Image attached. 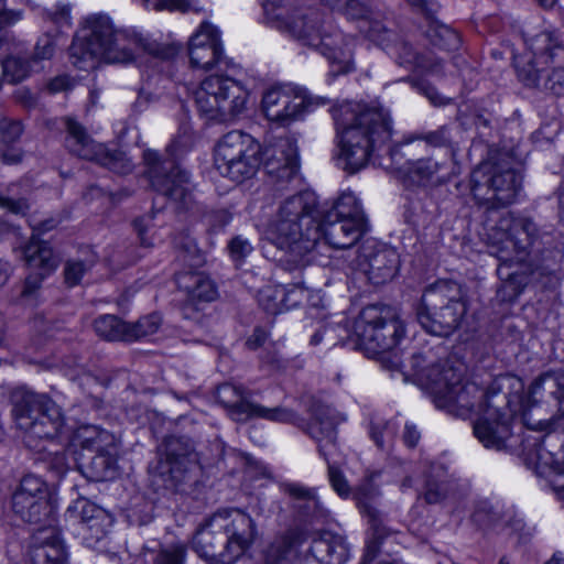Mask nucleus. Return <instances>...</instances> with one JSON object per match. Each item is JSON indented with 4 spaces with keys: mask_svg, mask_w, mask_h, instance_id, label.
<instances>
[{
    "mask_svg": "<svg viewBox=\"0 0 564 564\" xmlns=\"http://www.w3.org/2000/svg\"><path fill=\"white\" fill-rule=\"evenodd\" d=\"M317 195L310 189L285 198L271 225L272 242L294 257L313 251L323 239L335 249L352 247L367 231V225L329 219L319 221Z\"/></svg>",
    "mask_w": 564,
    "mask_h": 564,
    "instance_id": "nucleus-1",
    "label": "nucleus"
},
{
    "mask_svg": "<svg viewBox=\"0 0 564 564\" xmlns=\"http://www.w3.org/2000/svg\"><path fill=\"white\" fill-rule=\"evenodd\" d=\"M181 48L176 43H158L132 28L118 29L110 17L99 13L86 18L69 47V59L78 69L88 70L100 61L128 64L141 53L169 59Z\"/></svg>",
    "mask_w": 564,
    "mask_h": 564,
    "instance_id": "nucleus-2",
    "label": "nucleus"
},
{
    "mask_svg": "<svg viewBox=\"0 0 564 564\" xmlns=\"http://www.w3.org/2000/svg\"><path fill=\"white\" fill-rule=\"evenodd\" d=\"M486 236L489 254L500 261L497 295L503 302H512L529 283L531 260L541 252L544 236L531 218L513 213L503 214Z\"/></svg>",
    "mask_w": 564,
    "mask_h": 564,
    "instance_id": "nucleus-3",
    "label": "nucleus"
},
{
    "mask_svg": "<svg viewBox=\"0 0 564 564\" xmlns=\"http://www.w3.org/2000/svg\"><path fill=\"white\" fill-rule=\"evenodd\" d=\"M265 21L301 44L317 50L339 73L352 68L355 39L339 31L325 14L312 8L294 7L292 0H262Z\"/></svg>",
    "mask_w": 564,
    "mask_h": 564,
    "instance_id": "nucleus-4",
    "label": "nucleus"
},
{
    "mask_svg": "<svg viewBox=\"0 0 564 564\" xmlns=\"http://www.w3.org/2000/svg\"><path fill=\"white\" fill-rule=\"evenodd\" d=\"M341 167L355 174L369 162L375 148L392 134L389 113L381 108L347 101L333 110Z\"/></svg>",
    "mask_w": 564,
    "mask_h": 564,
    "instance_id": "nucleus-5",
    "label": "nucleus"
},
{
    "mask_svg": "<svg viewBox=\"0 0 564 564\" xmlns=\"http://www.w3.org/2000/svg\"><path fill=\"white\" fill-rule=\"evenodd\" d=\"M437 376L442 378L429 375L435 405L460 417L471 413L479 415L487 408L486 400L494 393H507L512 389L518 392L522 390V380L510 375L497 378L486 391L475 382L463 383L462 372L454 367L444 371L437 370Z\"/></svg>",
    "mask_w": 564,
    "mask_h": 564,
    "instance_id": "nucleus-6",
    "label": "nucleus"
},
{
    "mask_svg": "<svg viewBox=\"0 0 564 564\" xmlns=\"http://www.w3.org/2000/svg\"><path fill=\"white\" fill-rule=\"evenodd\" d=\"M354 332L358 347L369 358H380L388 369L403 372V361L394 352V348L404 336L405 329L393 307L366 306L355 322Z\"/></svg>",
    "mask_w": 564,
    "mask_h": 564,
    "instance_id": "nucleus-7",
    "label": "nucleus"
},
{
    "mask_svg": "<svg viewBox=\"0 0 564 564\" xmlns=\"http://www.w3.org/2000/svg\"><path fill=\"white\" fill-rule=\"evenodd\" d=\"M12 416L17 427L23 432V441L30 448L39 442L54 440L65 425L62 409L45 393L26 387H17L10 393Z\"/></svg>",
    "mask_w": 564,
    "mask_h": 564,
    "instance_id": "nucleus-8",
    "label": "nucleus"
},
{
    "mask_svg": "<svg viewBox=\"0 0 564 564\" xmlns=\"http://www.w3.org/2000/svg\"><path fill=\"white\" fill-rule=\"evenodd\" d=\"M532 58L517 66L518 78L528 87L564 96V47L553 32L527 41Z\"/></svg>",
    "mask_w": 564,
    "mask_h": 564,
    "instance_id": "nucleus-9",
    "label": "nucleus"
},
{
    "mask_svg": "<svg viewBox=\"0 0 564 564\" xmlns=\"http://www.w3.org/2000/svg\"><path fill=\"white\" fill-rule=\"evenodd\" d=\"M467 304L459 286L438 281L425 289L416 308V319L427 333L447 337L462 324Z\"/></svg>",
    "mask_w": 564,
    "mask_h": 564,
    "instance_id": "nucleus-10",
    "label": "nucleus"
},
{
    "mask_svg": "<svg viewBox=\"0 0 564 564\" xmlns=\"http://www.w3.org/2000/svg\"><path fill=\"white\" fill-rule=\"evenodd\" d=\"M248 96L241 83L224 75L206 77L193 91L197 111L208 122H226L240 115Z\"/></svg>",
    "mask_w": 564,
    "mask_h": 564,
    "instance_id": "nucleus-11",
    "label": "nucleus"
},
{
    "mask_svg": "<svg viewBox=\"0 0 564 564\" xmlns=\"http://www.w3.org/2000/svg\"><path fill=\"white\" fill-rule=\"evenodd\" d=\"M487 408L474 423V434L486 447L501 451L512 435L511 423L521 403L516 389L507 393H494L487 400Z\"/></svg>",
    "mask_w": 564,
    "mask_h": 564,
    "instance_id": "nucleus-12",
    "label": "nucleus"
},
{
    "mask_svg": "<svg viewBox=\"0 0 564 564\" xmlns=\"http://www.w3.org/2000/svg\"><path fill=\"white\" fill-rule=\"evenodd\" d=\"M261 165V144L249 133L230 131L215 145L214 169L219 176H254Z\"/></svg>",
    "mask_w": 564,
    "mask_h": 564,
    "instance_id": "nucleus-13",
    "label": "nucleus"
},
{
    "mask_svg": "<svg viewBox=\"0 0 564 564\" xmlns=\"http://www.w3.org/2000/svg\"><path fill=\"white\" fill-rule=\"evenodd\" d=\"M82 441L84 453L79 469L84 477L91 481L112 480L118 476V446L115 437L107 431L95 426L86 427Z\"/></svg>",
    "mask_w": 564,
    "mask_h": 564,
    "instance_id": "nucleus-14",
    "label": "nucleus"
},
{
    "mask_svg": "<svg viewBox=\"0 0 564 564\" xmlns=\"http://www.w3.org/2000/svg\"><path fill=\"white\" fill-rule=\"evenodd\" d=\"M337 422L333 410L323 404H316L312 408V417L306 426V433L317 443L319 455L327 462L328 480L332 488L341 498H348L351 495L344 473L329 462L337 449Z\"/></svg>",
    "mask_w": 564,
    "mask_h": 564,
    "instance_id": "nucleus-15",
    "label": "nucleus"
},
{
    "mask_svg": "<svg viewBox=\"0 0 564 564\" xmlns=\"http://www.w3.org/2000/svg\"><path fill=\"white\" fill-rule=\"evenodd\" d=\"M65 145L68 151L82 159L95 161L116 173H129L131 160L122 151H110L104 144L95 142L85 128L73 118L65 119Z\"/></svg>",
    "mask_w": 564,
    "mask_h": 564,
    "instance_id": "nucleus-16",
    "label": "nucleus"
},
{
    "mask_svg": "<svg viewBox=\"0 0 564 564\" xmlns=\"http://www.w3.org/2000/svg\"><path fill=\"white\" fill-rule=\"evenodd\" d=\"M212 524L223 529L226 549L221 564H234L253 543L257 529L251 517L240 509H224L212 516Z\"/></svg>",
    "mask_w": 564,
    "mask_h": 564,
    "instance_id": "nucleus-17",
    "label": "nucleus"
},
{
    "mask_svg": "<svg viewBox=\"0 0 564 564\" xmlns=\"http://www.w3.org/2000/svg\"><path fill=\"white\" fill-rule=\"evenodd\" d=\"M13 251L20 252L28 268L37 271L25 278L19 295L21 302L32 305L37 300L43 280L57 268V258L48 242L37 240L35 237L25 245L13 248Z\"/></svg>",
    "mask_w": 564,
    "mask_h": 564,
    "instance_id": "nucleus-18",
    "label": "nucleus"
},
{
    "mask_svg": "<svg viewBox=\"0 0 564 564\" xmlns=\"http://www.w3.org/2000/svg\"><path fill=\"white\" fill-rule=\"evenodd\" d=\"M261 106L268 120L280 126H289L302 118L308 100L302 88L283 84L267 89L262 96Z\"/></svg>",
    "mask_w": 564,
    "mask_h": 564,
    "instance_id": "nucleus-19",
    "label": "nucleus"
},
{
    "mask_svg": "<svg viewBox=\"0 0 564 564\" xmlns=\"http://www.w3.org/2000/svg\"><path fill=\"white\" fill-rule=\"evenodd\" d=\"M524 459L529 468L541 477L564 475V440L553 432L525 440Z\"/></svg>",
    "mask_w": 564,
    "mask_h": 564,
    "instance_id": "nucleus-20",
    "label": "nucleus"
},
{
    "mask_svg": "<svg viewBox=\"0 0 564 564\" xmlns=\"http://www.w3.org/2000/svg\"><path fill=\"white\" fill-rule=\"evenodd\" d=\"M12 510L21 520L37 523L50 512L47 486L35 475H25L12 495Z\"/></svg>",
    "mask_w": 564,
    "mask_h": 564,
    "instance_id": "nucleus-21",
    "label": "nucleus"
},
{
    "mask_svg": "<svg viewBox=\"0 0 564 564\" xmlns=\"http://www.w3.org/2000/svg\"><path fill=\"white\" fill-rule=\"evenodd\" d=\"M378 475L372 474L366 477L351 490L359 510L368 518L372 531V541L368 544V552L372 553L379 551L381 541L391 534V530L386 524L384 516L372 505V500L378 495V488L373 485Z\"/></svg>",
    "mask_w": 564,
    "mask_h": 564,
    "instance_id": "nucleus-22",
    "label": "nucleus"
},
{
    "mask_svg": "<svg viewBox=\"0 0 564 564\" xmlns=\"http://www.w3.org/2000/svg\"><path fill=\"white\" fill-rule=\"evenodd\" d=\"M469 186L477 203L489 207L513 204L522 189L518 178H469Z\"/></svg>",
    "mask_w": 564,
    "mask_h": 564,
    "instance_id": "nucleus-23",
    "label": "nucleus"
},
{
    "mask_svg": "<svg viewBox=\"0 0 564 564\" xmlns=\"http://www.w3.org/2000/svg\"><path fill=\"white\" fill-rule=\"evenodd\" d=\"M167 471L175 482H183L187 475L198 469V454L193 442L184 436H167L161 448Z\"/></svg>",
    "mask_w": 564,
    "mask_h": 564,
    "instance_id": "nucleus-24",
    "label": "nucleus"
},
{
    "mask_svg": "<svg viewBox=\"0 0 564 564\" xmlns=\"http://www.w3.org/2000/svg\"><path fill=\"white\" fill-rule=\"evenodd\" d=\"M67 552L55 527L37 529L32 536V564H64Z\"/></svg>",
    "mask_w": 564,
    "mask_h": 564,
    "instance_id": "nucleus-25",
    "label": "nucleus"
},
{
    "mask_svg": "<svg viewBox=\"0 0 564 564\" xmlns=\"http://www.w3.org/2000/svg\"><path fill=\"white\" fill-rule=\"evenodd\" d=\"M532 403H546L558 416L564 415V373L545 372L529 389Z\"/></svg>",
    "mask_w": 564,
    "mask_h": 564,
    "instance_id": "nucleus-26",
    "label": "nucleus"
},
{
    "mask_svg": "<svg viewBox=\"0 0 564 564\" xmlns=\"http://www.w3.org/2000/svg\"><path fill=\"white\" fill-rule=\"evenodd\" d=\"M310 552L323 564H345L350 556V549L344 534L321 530L313 538Z\"/></svg>",
    "mask_w": 564,
    "mask_h": 564,
    "instance_id": "nucleus-27",
    "label": "nucleus"
},
{
    "mask_svg": "<svg viewBox=\"0 0 564 564\" xmlns=\"http://www.w3.org/2000/svg\"><path fill=\"white\" fill-rule=\"evenodd\" d=\"M305 541L304 532L292 528L275 535L261 552V564H284L289 562Z\"/></svg>",
    "mask_w": 564,
    "mask_h": 564,
    "instance_id": "nucleus-28",
    "label": "nucleus"
},
{
    "mask_svg": "<svg viewBox=\"0 0 564 564\" xmlns=\"http://www.w3.org/2000/svg\"><path fill=\"white\" fill-rule=\"evenodd\" d=\"M176 283L186 293L185 308L198 310L199 303L212 302L217 296V290L213 281L200 272L178 273Z\"/></svg>",
    "mask_w": 564,
    "mask_h": 564,
    "instance_id": "nucleus-29",
    "label": "nucleus"
},
{
    "mask_svg": "<svg viewBox=\"0 0 564 564\" xmlns=\"http://www.w3.org/2000/svg\"><path fill=\"white\" fill-rule=\"evenodd\" d=\"M193 550L203 558L221 564V555L226 549V535L223 529L212 524V517L200 525L192 541Z\"/></svg>",
    "mask_w": 564,
    "mask_h": 564,
    "instance_id": "nucleus-30",
    "label": "nucleus"
},
{
    "mask_svg": "<svg viewBox=\"0 0 564 564\" xmlns=\"http://www.w3.org/2000/svg\"><path fill=\"white\" fill-rule=\"evenodd\" d=\"M399 254L394 249L381 248L366 256L365 272L373 284L390 281L398 272Z\"/></svg>",
    "mask_w": 564,
    "mask_h": 564,
    "instance_id": "nucleus-31",
    "label": "nucleus"
},
{
    "mask_svg": "<svg viewBox=\"0 0 564 564\" xmlns=\"http://www.w3.org/2000/svg\"><path fill=\"white\" fill-rule=\"evenodd\" d=\"M284 490L301 516L316 522L327 520L329 512L322 506L313 489L299 484H289L284 487Z\"/></svg>",
    "mask_w": 564,
    "mask_h": 564,
    "instance_id": "nucleus-32",
    "label": "nucleus"
},
{
    "mask_svg": "<svg viewBox=\"0 0 564 564\" xmlns=\"http://www.w3.org/2000/svg\"><path fill=\"white\" fill-rule=\"evenodd\" d=\"M397 63L410 70H419L431 75H440L443 64L432 52L417 53L412 45L402 42L395 46Z\"/></svg>",
    "mask_w": 564,
    "mask_h": 564,
    "instance_id": "nucleus-33",
    "label": "nucleus"
},
{
    "mask_svg": "<svg viewBox=\"0 0 564 564\" xmlns=\"http://www.w3.org/2000/svg\"><path fill=\"white\" fill-rule=\"evenodd\" d=\"M66 518L78 523L83 531H90L97 539L104 532L101 525L105 518L104 510L86 499H78L70 505L66 510Z\"/></svg>",
    "mask_w": 564,
    "mask_h": 564,
    "instance_id": "nucleus-34",
    "label": "nucleus"
},
{
    "mask_svg": "<svg viewBox=\"0 0 564 564\" xmlns=\"http://www.w3.org/2000/svg\"><path fill=\"white\" fill-rule=\"evenodd\" d=\"M216 399L235 421H246L250 419L253 402H250L242 388L224 383L217 388Z\"/></svg>",
    "mask_w": 564,
    "mask_h": 564,
    "instance_id": "nucleus-35",
    "label": "nucleus"
},
{
    "mask_svg": "<svg viewBox=\"0 0 564 564\" xmlns=\"http://www.w3.org/2000/svg\"><path fill=\"white\" fill-rule=\"evenodd\" d=\"M323 216L368 225L361 203L352 192H343Z\"/></svg>",
    "mask_w": 564,
    "mask_h": 564,
    "instance_id": "nucleus-36",
    "label": "nucleus"
},
{
    "mask_svg": "<svg viewBox=\"0 0 564 564\" xmlns=\"http://www.w3.org/2000/svg\"><path fill=\"white\" fill-rule=\"evenodd\" d=\"M23 132V127L20 121L12 120L9 118H3L0 120V151H3L1 154V160L6 164H15L21 161V151L11 148L21 137Z\"/></svg>",
    "mask_w": 564,
    "mask_h": 564,
    "instance_id": "nucleus-37",
    "label": "nucleus"
},
{
    "mask_svg": "<svg viewBox=\"0 0 564 564\" xmlns=\"http://www.w3.org/2000/svg\"><path fill=\"white\" fill-rule=\"evenodd\" d=\"M399 422L394 419L386 420L373 415L369 423V436L382 452H390L399 430Z\"/></svg>",
    "mask_w": 564,
    "mask_h": 564,
    "instance_id": "nucleus-38",
    "label": "nucleus"
},
{
    "mask_svg": "<svg viewBox=\"0 0 564 564\" xmlns=\"http://www.w3.org/2000/svg\"><path fill=\"white\" fill-rule=\"evenodd\" d=\"M24 17L22 10L7 9L6 0H0V51H10L20 45V41L11 31Z\"/></svg>",
    "mask_w": 564,
    "mask_h": 564,
    "instance_id": "nucleus-39",
    "label": "nucleus"
},
{
    "mask_svg": "<svg viewBox=\"0 0 564 564\" xmlns=\"http://www.w3.org/2000/svg\"><path fill=\"white\" fill-rule=\"evenodd\" d=\"M96 334L109 341H129V323L116 315H101L94 322Z\"/></svg>",
    "mask_w": 564,
    "mask_h": 564,
    "instance_id": "nucleus-40",
    "label": "nucleus"
},
{
    "mask_svg": "<svg viewBox=\"0 0 564 564\" xmlns=\"http://www.w3.org/2000/svg\"><path fill=\"white\" fill-rule=\"evenodd\" d=\"M143 163L148 173L152 176H183L177 162L172 158H165L155 150L143 151Z\"/></svg>",
    "mask_w": 564,
    "mask_h": 564,
    "instance_id": "nucleus-41",
    "label": "nucleus"
},
{
    "mask_svg": "<svg viewBox=\"0 0 564 564\" xmlns=\"http://www.w3.org/2000/svg\"><path fill=\"white\" fill-rule=\"evenodd\" d=\"M449 491L447 473L441 465L432 466L425 481L424 499L427 503H438L446 498Z\"/></svg>",
    "mask_w": 564,
    "mask_h": 564,
    "instance_id": "nucleus-42",
    "label": "nucleus"
},
{
    "mask_svg": "<svg viewBox=\"0 0 564 564\" xmlns=\"http://www.w3.org/2000/svg\"><path fill=\"white\" fill-rule=\"evenodd\" d=\"M279 161L282 162L281 167H275L273 162L267 161L264 163L265 173L269 175L276 173V176H295L300 172V158L294 143L289 141L285 143L282 150V156Z\"/></svg>",
    "mask_w": 564,
    "mask_h": 564,
    "instance_id": "nucleus-43",
    "label": "nucleus"
},
{
    "mask_svg": "<svg viewBox=\"0 0 564 564\" xmlns=\"http://www.w3.org/2000/svg\"><path fill=\"white\" fill-rule=\"evenodd\" d=\"M252 417L283 424H295L299 419L296 412L290 408L281 405L269 408L258 403H253L251 408L250 419Z\"/></svg>",
    "mask_w": 564,
    "mask_h": 564,
    "instance_id": "nucleus-44",
    "label": "nucleus"
},
{
    "mask_svg": "<svg viewBox=\"0 0 564 564\" xmlns=\"http://www.w3.org/2000/svg\"><path fill=\"white\" fill-rule=\"evenodd\" d=\"M189 62L193 67L209 69L223 56V46L188 47Z\"/></svg>",
    "mask_w": 564,
    "mask_h": 564,
    "instance_id": "nucleus-45",
    "label": "nucleus"
},
{
    "mask_svg": "<svg viewBox=\"0 0 564 564\" xmlns=\"http://www.w3.org/2000/svg\"><path fill=\"white\" fill-rule=\"evenodd\" d=\"M161 325L162 317L156 313L145 315L135 323H129V343L154 335Z\"/></svg>",
    "mask_w": 564,
    "mask_h": 564,
    "instance_id": "nucleus-46",
    "label": "nucleus"
},
{
    "mask_svg": "<svg viewBox=\"0 0 564 564\" xmlns=\"http://www.w3.org/2000/svg\"><path fill=\"white\" fill-rule=\"evenodd\" d=\"M32 61L9 56L1 62L2 74L8 82L15 84L24 80L32 72Z\"/></svg>",
    "mask_w": 564,
    "mask_h": 564,
    "instance_id": "nucleus-47",
    "label": "nucleus"
},
{
    "mask_svg": "<svg viewBox=\"0 0 564 564\" xmlns=\"http://www.w3.org/2000/svg\"><path fill=\"white\" fill-rule=\"evenodd\" d=\"M196 134L188 124H182L176 137L166 148V153L175 161L177 158L189 152L196 143Z\"/></svg>",
    "mask_w": 564,
    "mask_h": 564,
    "instance_id": "nucleus-48",
    "label": "nucleus"
},
{
    "mask_svg": "<svg viewBox=\"0 0 564 564\" xmlns=\"http://www.w3.org/2000/svg\"><path fill=\"white\" fill-rule=\"evenodd\" d=\"M424 361H425V359L422 354H415L410 359V364H411L412 369L414 370V373L419 377L420 380L425 382L426 387L432 392V380L429 379V375L431 373L432 377H434V378H442V376H437V370L444 371L448 368H452V366H449L445 362V364L433 365L431 367H425Z\"/></svg>",
    "mask_w": 564,
    "mask_h": 564,
    "instance_id": "nucleus-49",
    "label": "nucleus"
},
{
    "mask_svg": "<svg viewBox=\"0 0 564 564\" xmlns=\"http://www.w3.org/2000/svg\"><path fill=\"white\" fill-rule=\"evenodd\" d=\"M151 185H161L164 187L163 193L172 200H180L184 206L187 205L189 194L183 186V181L186 178H151Z\"/></svg>",
    "mask_w": 564,
    "mask_h": 564,
    "instance_id": "nucleus-50",
    "label": "nucleus"
},
{
    "mask_svg": "<svg viewBox=\"0 0 564 564\" xmlns=\"http://www.w3.org/2000/svg\"><path fill=\"white\" fill-rule=\"evenodd\" d=\"M95 261L70 259L64 265L65 282L68 286H75L80 283L83 276L93 268Z\"/></svg>",
    "mask_w": 564,
    "mask_h": 564,
    "instance_id": "nucleus-51",
    "label": "nucleus"
},
{
    "mask_svg": "<svg viewBox=\"0 0 564 564\" xmlns=\"http://www.w3.org/2000/svg\"><path fill=\"white\" fill-rule=\"evenodd\" d=\"M274 296L280 297L282 306L291 310L300 305L306 299V290L302 284L280 286L274 290Z\"/></svg>",
    "mask_w": 564,
    "mask_h": 564,
    "instance_id": "nucleus-52",
    "label": "nucleus"
},
{
    "mask_svg": "<svg viewBox=\"0 0 564 564\" xmlns=\"http://www.w3.org/2000/svg\"><path fill=\"white\" fill-rule=\"evenodd\" d=\"M223 46L218 31L212 24L203 22L198 30L191 36L188 47L195 46Z\"/></svg>",
    "mask_w": 564,
    "mask_h": 564,
    "instance_id": "nucleus-53",
    "label": "nucleus"
},
{
    "mask_svg": "<svg viewBox=\"0 0 564 564\" xmlns=\"http://www.w3.org/2000/svg\"><path fill=\"white\" fill-rule=\"evenodd\" d=\"M434 45L445 51H455L459 47V34L447 25H440L434 30L432 35Z\"/></svg>",
    "mask_w": 564,
    "mask_h": 564,
    "instance_id": "nucleus-54",
    "label": "nucleus"
},
{
    "mask_svg": "<svg viewBox=\"0 0 564 564\" xmlns=\"http://www.w3.org/2000/svg\"><path fill=\"white\" fill-rule=\"evenodd\" d=\"M523 388L524 386L522 384V390L520 392V394L523 393ZM528 408L524 406L523 404V395H521V403H520V408L518 410L521 411L522 410V419H523V423L525 426H528L529 429L531 430H535V431H544V430H547L551 425V420L557 415L556 412L554 414H552V416L550 419H538L535 420L533 417V409L535 408V410H539V406H536L539 403H532L529 399H528Z\"/></svg>",
    "mask_w": 564,
    "mask_h": 564,
    "instance_id": "nucleus-55",
    "label": "nucleus"
},
{
    "mask_svg": "<svg viewBox=\"0 0 564 564\" xmlns=\"http://www.w3.org/2000/svg\"><path fill=\"white\" fill-rule=\"evenodd\" d=\"M186 547L183 544H173L161 547L154 560L153 564H185Z\"/></svg>",
    "mask_w": 564,
    "mask_h": 564,
    "instance_id": "nucleus-56",
    "label": "nucleus"
},
{
    "mask_svg": "<svg viewBox=\"0 0 564 564\" xmlns=\"http://www.w3.org/2000/svg\"><path fill=\"white\" fill-rule=\"evenodd\" d=\"M336 8L349 19L367 20L370 15L369 0H343L340 7Z\"/></svg>",
    "mask_w": 564,
    "mask_h": 564,
    "instance_id": "nucleus-57",
    "label": "nucleus"
},
{
    "mask_svg": "<svg viewBox=\"0 0 564 564\" xmlns=\"http://www.w3.org/2000/svg\"><path fill=\"white\" fill-rule=\"evenodd\" d=\"M228 250L231 259L241 263L253 251V247L248 239L236 236L229 241Z\"/></svg>",
    "mask_w": 564,
    "mask_h": 564,
    "instance_id": "nucleus-58",
    "label": "nucleus"
},
{
    "mask_svg": "<svg viewBox=\"0 0 564 564\" xmlns=\"http://www.w3.org/2000/svg\"><path fill=\"white\" fill-rule=\"evenodd\" d=\"M147 10H180L185 11L188 8L189 0H141Z\"/></svg>",
    "mask_w": 564,
    "mask_h": 564,
    "instance_id": "nucleus-59",
    "label": "nucleus"
},
{
    "mask_svg": "<svg viewBox=\"0 0 564 564\" xmlns=\"http://www.w3.org/2000/svg\"><path fill=\"white\" fill-rule=\"evenodd\" d=\"M46 14L51 21L61 26L70 25V8L66 3H56Z\"/></svg>",
    "mask_w": 564,
    "mask_h": 564,
    "instance_id": "nucleus-60",
    "label": "nucleus"
},
{
    "mask_svg": "<svg viewBox=\"0 0 564 564\" xmlns=\"http://www.w3.org/2000/svg\"><path fill=\"white\" fill-rule=\"evenodd\" d=\"M416 89L420 94L424 95L433 106L440 107L447 105L451 99L442 96L437 89L426 83H417Z\"/></svg>",
    "mask_w": 564,
    "mask_h": 564,
    "instance_id": "nucleus-61",
    "label": "nucleus"
},
{
    "mask_svg": "<svg viewBox=\"0 0 564 564\" xmlns=\"http://www.w3.org/2000/svg\"><path fill=\"white\" fill-rule=\"evenodd\" d=\"M55 52V43L50 37H44L39 40L34 51V57L32 59L33 63L42 59H48L53 56Z\"/></svg>",
    "mask_w": 564,
    "mask_h": 564,
    "instance_id": "nucleus-62",
    "label": "nucleus"
},
{
    "mask_svg": "<svg viewBox=\"0 0 564 564\" xmlns=\"http://www.w3.org/2000/svg\"><path fill=\"white\" fill-rule=\"evenodd\" d=\"M0 207L7 208L13 214H24L29 209L28 202L25 199H13L7 194L0 193Z\"/></svg>",
    "mask_w": 564,
    "mask_h": 564,
    "instance_id": "nucleus-63",
    "label": "nucleus"
},
{
    "mask_svg": "<svg viewBox=\"0 0 564 564\" xmlns=\"http://www.w3.org/2000/svg\"><path fill=\"white\" fill-rule=\"evenodd\" d=\"M440 171V165L432 159L419 160L414 163L412 172L417 176H432Z\"/></svg>",
    "mask_w": 564,
    "mask_h": 564,
    "instance_id": "nucleus-64",
    "label": "nucleus"
}]
</instances>
